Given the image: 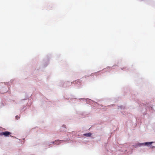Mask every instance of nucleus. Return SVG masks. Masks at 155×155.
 Segmentation results:
<instances>
[{"label": "nucleus", "instance_id": "obj_1", "mask_svg": "<svg viewBox=\"0 0 155 155\" xmlns=\"http://www.w3.org/2000/svg\"><path fill=\"white\" fill-rule=\"evenodd\" d=\"M11 134V133L8 131H5L0 133V135H4L5 137L8 136Z\"/></svg>", "mask_w": 155, "mask_h": 155}, {"label": "nucleus", "instance_id": "obj_4", "mask_svg": "<svg viewBox=\"0 0 155 155\" xmlns=\"http://www.w3.org/2000/svg\"><path fill=\"white\" fill-rule=\"evenodd\" d=\"M20 118V117L18 116H16L15 117V119L16 120H18Z\"/></svg>", "mask_w": 155, "mask_h": 155}, {"label": "nucleus", "instance_id": "obj_2", "mask_svg": "<svg viewBox=\"0 0 155 155\" xmlns=\"http://www.w3.org/2000/svg\"><path fill=\"white\" fill-rule=\"evenodd\" d=\"M92 135V134L91 133H89L86 134H84V135L86 137H90Z\"/></svg>", "mask_w": 155, "mask_h": 155}, {"label": "nucleus", "instance_id": "obj_5", "mask_svg": "<svg viewBox=\"0 0 155 155\" xmlns=\"http://www.w3.org/2000/svg\"><path fill=\"white\" fill-rule=\"evenodd\" d=\"M60 140H57V141H55L54 142L55 143H57V142H60Z\"/></svg>", "mask_w": 155, "mask_h": 155}, {"label": "nucleus", "instance_id": "obj_3", "mask_svg": "<svg viewBox=\"0 0 155 155\" xmlns=\"http://www.w3.org/2000/svg\"><path fill=\"white\" fill-rule=\"evenodd\" d=\"M153 142H147L144 143V144L146 145H148L151 144Z\"/></svg>", "mask_w": 155, "mask_h": 155}]
</instances>
